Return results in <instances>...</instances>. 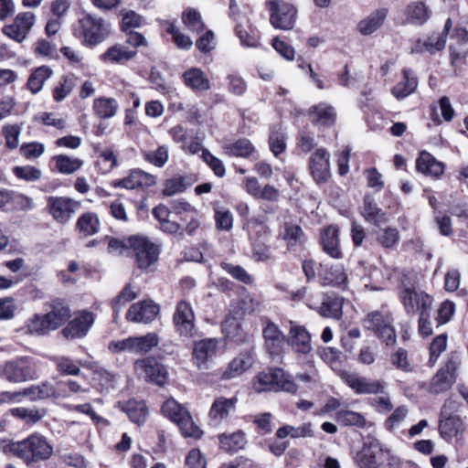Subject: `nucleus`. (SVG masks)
<instances>
[{"label": "nucleus", "mask_w": 468, "mask_h": 468, "mask_svg": "<svg viewBox=\"0 0 468 468\" xmlns=\"http://www.w3.org/2000/svg\"><path fill=\"white\" fill-rule=\"evenodd\" d=\"M355 461L360 468H400L399 460L381 447L378 440L367 438Z\"/></svg>", "instance_id": "nucleus-1"}, {"label": "nucleus", "mask_w": 468, "mask_h": 468, "mask_svg": "<svg viewBox=\"0 0 468 468\" xmlns=\"http://www.w3.org/2000/svg\"><path fill=\"white\" fill-rule=\"evenodd\" d=\"M10 451L27 465H31L49 459L53 453V446L46 437L34 433L27 439L12 443Z\"/></svg>", "instance_id": "nucleus-2"}, {"label": "nucleus", "mask_w": 468, "mask_h": 468, "mask_svg": "<svg viewBox=\"0 0 468 468\" xmlns=\"http://www.w3.org/2000/svg\"><path fill=\"white\" fill-rule=\"evenodd\" d=\"M254 388L257 392L286 391L295 393L297 385L292 381L291 376L287 375L282 369L271 368L258 374L254 382Z\"/></svg>", "instance_id": "nucleus-3"}, {"label": "nucleus", "mask_w": 468, "mask_h": 468, "mask_svg": "<svg viewBox=\"0 0 468 468\" xmlns=\"http://www.w3.org/2000/svg\"><path fill=\"white\" fill-rule=\"evenodd\" d=\"M173 324L176 333L182 339H191L197 335L196 315L190 303L182 300L176 303Z\"/></svg>", "instance_id": "nucleus-4"}, {"label": "nucleus", "mask_w": 468, "mask_h": 468, "mask_svg": "<svg viewBox=\"0 0 468 468\" xmlns=\"http://www.w3.org/2000/svg\"><path fill=\"white\" fill-rule=\"evenodd\" d=\"M130 249L133 250L138 268L145 270L154 264L159 257V245L141 235L128 237Z\"/></svg>", "instance_id": "nucleus-5"}, {"label": "nucleus", "mask_w": 468, "mask_h": 468, "mask_svg": "<svg viewBox=\"0 0 468 468\" xmlns=\"http://www.w3.org/2000/svg\"><path fill=\"white\" fill-rule=\"evenodd\" d=\"M460 365V356L456 353H452L444 367L440 368L431 378L429 391L432 394H440L449 390L456 380L457 370Z\"/></svg>", "instance_id": "nucleus-6"}, {"label": "nucleus", "mask_w": 468, "mask_h": 468, "mask_svg": "<svg viewBox=\"0 0 468 468\" xmlns=\"http://www.w3.org/2000/svg\"><path fill=\"white\" fill-rule=\"evenodd\" d=\"M76 34L83 37L86 45L96 46L108 37L109 29L101 18L87 14L79 19Z\"/></svg>", "instance_id": "nucleus-7"}, {"label": "nucleus", "mask_w": 468, "mask_h": 468, "mask_svg": "<svg viewBox=\"0 0 468 468\" xmlns=\"http://www.w3.org/2000/svg\"><path fill=\"white\" fill-rule=\"evenodd\" d=\"M266 6L270 12V23L281 30H291L296 22V8L282 0H270L266 2Z\"/></svg>", "instance_id": "nucleus-8"}, {"label": "nucleus", "mask_w": 468, "mask_h": 468, "mask_svg": "<svg viewBox=\"0 0 468 468\" xmlns=\"http://www.w3.org/2000/svg\"><path fill=\"white\" fill-rule=\"evenodd\" d=\"M364 324L367 329L377 333L387 346L395 345L397 336L393 327V319L388 313L372 312L367 314Z\"/></svg>", "instance_id": "nucleus-9"}, {"label": "nucleus", "mask_w": 468, "mask_h": 468, "mask_svg": "<svg viewBox=\"0 0 468 468\" xmlns=\"http://www.w3.org/2000/svg\"><path fill=\"white\" fill-rule=\"evenodd\" d=\"M35 377L32 362L26 356L7 361L3 367H0V378L10 383H23Z\"/></svg>", "instance_id": "nucleus-10"}, {"label": "nucleus", "mask_w": 468, "mask_h": 468, "mask_svg": "<svg viewBox=\"0 0 468 468\" xmlns=\"http://www.w3.org/2000/svg\"><path fill=\"white\" fill-rule=\"evenodd\" d=\"M399 297L408 314H420L432 307L433 299L413 286L403 285L399 291Z\"/></svg>", "instance_id": "nucleus-11"}, {"label": "nucleus", "mask_w": 468, "mask_h": 468, "mask_svg": "<svg viewBox=\"0 0 468 468\" xmlns=\"http://www.w3.org/2000/svg\"><path fill=\"white\" fill-rule=\"evenodd\" d=\"M80 207V202L70 197H49L48 207L52 218L60 224L70 220L75 211Z\"/></svg>", "instance_id": "nucleus-12"}, {"label": "nucleus", "mask_w": 468, "mask_h": 468, "mask_svg": "<svg viewBox=\"0 0 468 468\" xmlns=\"http://www.w3.org/2000/svg\"><path fill=\"white\" fill-rule=\"evenodd\" d=\"M220 340L217 338H205L195 341L193 346V359L199 369H207L208 363L217 355Z\"/></svg>", "instance_id": "nucleus-13"}, {"label": "nucleus", "mask_w": 468, "mask_h": 468, "mask_svg": "<svg viewBox=\"0 0 468 468\" xmlns=\"http://www.w3.org/2000/svg\"><path fill=\"white\" fill-rule=\"evenodd\" d=\"M330 154L324 148L316 149L309 157L308 166L317 184L326 182L331 176Z\"/></svg>", "instance_id": "nucleus-14"}, {"label": "nucleus", "mask_w": 468, "mask_h": 468, "mask_svg": "<svg viewBox=\"0 0 468 468\" xmlns=\"http://www.w3.org/2000/svg\"><path fill=\"white\" fill-rule=\"evenodd\" d=\"M94 324V315L88 311H80L68 323L61 333L67 339L84 337Z\"/></svg>", "instance_id": "nucleus-15"}, {"label": "nucleus", "mask_w": 468, "mask_h": 468, "mask_svg": "<svg viewBox=\"0 0 468 468\" xmlns=\"http://www.w3.org/2000/svg\"><path fill=\"white\" fill-rule=\"evenodd\" d=\"M36 16L32 12L19 13L14 22L5 26L3 32L16 42L25 40L35 24Z\"/></svg>", "instance_id": "nucleus-16"}, {"label": "nucleus", "mask_w": 468, "mask_h": 468, "mask_svg": "<svg viewBox=\"0 0 468 468\" xmlns=\"http://www.w3.org/2000/svg\"><path fill=\"white\" fill-rule=\"evenodd\" d=\"M344 382L356 394H383L385 384L379 380H372L356 373H346Z\"/></svg>", "instance_id": "nucleus-17"}, {"label": "nucleus", "mask_w": 468, "mask_h": 468, "mask_svg": "<svg viewBox=\"0 0 468 468\" xmlns=\"http://www.w3.org/2000/svg\"><path fill=\"white\" fill-rule=\"evenodd\" d=\"M441 420L439 431L441 436L447 441L459 442L463 440V434L465 430L463 420L458 415L446 416L444 408L441 412Z\"/></svg>", "instance_id": "nucleus-18"}, {"label": "nucleus", "mask_w": 468, "mask_h": 468, "mask_svg": "<svg viewBox=\"0 0 468 468\" xmlns=\"http://www.w3.org/2000/svg\"><path fill=\"white\" fill-rule=\"evenodd\" d=\"M160 307L153 301H143L130 306L126 319L133 323L148 324L155 319Z\"/></svg>", "instance_id": "nucleus-19"}, {"label": "nucleus", "mask_w": 468, "mask_h": 468, "mask_svg": "<svg viewBox=\"0 0 468 468\" xmlns=\"http://www.w3.org/2000/svg\"><path fill=\"white\" fill-rule=\"evenodd\" d=\"M139 370L151 382L163 386L166 380L167 371L165 367L153 357H146L135 363Z\"/></svg>", "instance_id": "nucleus-20"}, {"label": "nucleus", "mask_w": 468, "mask_h": 468, "mask_svg": "<svg viewBox=\"0 0 468 468\" xmlns=\"http://www.w3.org/2000/svg\"><path fill=\"white\" fill-rule=\"evenodd\" d=\"M264 346L271 356L279 355L285 344L286 337L273 322L268 321L262 330Z\"/></svg>", "instance_id": "nucleus-21"}, {"label": "nucleus", "mask_w": 468, "mask_h": 468, "mask_svg": "<svg viewBox=\"0 0 468 468\" xmlns=\"http://www.w3.org/2000/svg\"><path fill=\"white\" fill-rule=\"evenodd\" d=\"M155 177L142 170H133L127 176L114 180L112 186L117 188L135 189L144 186H152L155 185Z\"/></svg>", "instance_id": "nucleus-22"}, {"label": "nucleus", "mask_w": 468, "mask_h": 468, "mask_svg": "<svg viewBox=\"0 0 468 468\" xmlns=\"http://www.w3.org/2000/svg\"><path fill=\"white\" fill-rule=\"evenodd\" d=\"M321 244L323 250L334 259H341L343 252L339 246V229L335 226H328L321 231Z\"/></svg>", "instance_id": "nucleus-23"}, {"label": "nucleus", "mask_w": 468, "mask_h": 468, "mask_svg": "<svg viewBox=\"0 0 468 468\" xmlns=\"http://www.w3.org/2000/svg\"><path fill=\"white\" fill-rule=\"evenodd\" d=\"M344 298L335 294H324L318 314L324 318L339 320L343 314Z\"/></svg>", "instance_id": "nucleus-24"}, {"label": "nucleus", "mask_w": 468, "mask_h": 468, "mask_svg": "<svg viewBox=\"0 0 468 468\" xmlns=\"http://www.w3.org/2000/svg\"><path fill=\"white\" fill-rule=\"evenodd\" d=\"M50 310L45 314L53 331L59 328L70 317V309L68 304L59 299L48 303Z\"/></svg>", "instance_id": "nucleus-25"}, {"label": "nucleus", "mask_w": 468, "mask_h": 468, "mask_svg": "<svg viewBox=\"0 0 468 468\" xmlns=\"http://www.w3.org/2000/svg\"><path fill=\"white\" fill-rule=\"evenodd\" d=\"M238 399L233 398H217L211 405L209 410V417L212 421L216 424L221 422L226 419L232 411L235 410Z\"/></svg>", "instance_id": "nucleus-26"}, {"label": "nucleus", "mask_w": 468, "mask_h": 468, "mask_svg": "<svg viewBox=\"0 0 468 468\" xmlns=\"http://www.w3.org/2000/svg\"><path fill=\"white\" fill-rule=\"evenodd\" d=\"M388 10L385 7L378 8L370 13L357 24V30L363 36H368L376 32L385 22Z\"/></svg>", "instance_id": "nucleus-27"}, {"label": "nucleus", "mask_w": 468, "mask_h": 468, "mask_svg": "<svg viewBox=\"0 0 468 468\" xmlns=\"http://www.w3.org/2000/svg\"><path fill=\"white\" fill-rule=\"evenodd\" d=\"M324 285L346 288L348 282L347 274L343 265L334 264L324 267L320 272Z\"/></svg>", "instance_id": "nucleus-28"}, {"label": "nucleus", "mask_w": 468, "mask_h": 468, "mask_svg": "<svg viewBox=\"0 0 468 468\" xmlns=\"http://www.w3.org/2000/svg\"><path fill=\"white\" fill-rule=\"evenodd\" d=\"M291 345L297 353L306 355L312 351L311 335L302 325L291 323Z\"/></svg>", "instance_id": "nucleus-29"}, {"label": "nucleus", "mask_w": 468, "mask_h": 468, "mask_svg": "<svg viewBox=\"0 0 468 468\" xmlns=\"http://www.w3.org/2000/svg\"><path fill=\"white\" fill-rule=\"evenodd\" d=\"M431 11L421 1L410 3L405 10L406 22L416 26L424 25L431 17Z\"/></svg>", "instance_id": "nucleus-30"}, {"label": "nucleus", "mask_w": 468, "mask_h": 468, "mask_svg": "<svg viewBox=\"0 0 468 468\" xmlns=\"http://www.w3.org/2000/svg\"><path fill=\"white\" fill-rule=\"evenodd\" d=\"M118 408L125 412L133 422L139 425L145 421L148 415V409L142 400L130 399L119 402Z\"/></svg>", "instance_id": "nucleus-31"}, {"label": "nucleus", "mask_w": 468, "mask_h": 468, "mask_svg": "<svg viewBox=\"0 0 468 468\" xmlns=\"http://www.w3.org/2000/svg\"><path fill=\"white\" fill-rule=\"evenodd\" d=\"M184 83L194 91H206L210 89V81L203 70L198 68H191L182 75Z\"/></svg>", "instance_id": "nucleus-32"}, {"label": "nucleus", "mask_w": 468, "mask_h": 468, "mask_svg": "<svg viewBox=\"0 0 468 468\" xmlns=\"http://www.w3.org/2000/svg\"><path fill=\"white\" fill-rule=\"evenodd\" d=\"M417 170L424 175L438 177L443 174L444 165L428 152H421L416 161Z\"/></svg>", "instance_id": "nucleus-33"}, {"label": "nucleus", "mask_w": 468, "mask_h": 468, "mask_svg": "<svg viewBox=\"0 0 468 468\" xmlns=\"http://www.w3.org/2000/svg\"><path fill=\"white\" fill-rule=\"evenodd\" d=\"M252 364L253 357L250 353L240 354L229 364L228 368L222 374V378L230 379L237 378L250 368Z\"/></svg>", "instance_id": "nucleus-34"}, {"label": "nucleus", "mask_w": 468, "mask_h": 468, "mask_svg": "<svg viewBox=\"0 0 468 468\" xmlns=\"http://www.w3.org/2000/svg\"><path fill=\"white\" fill-rule=\"evenodd\" d=\"M136 54L137 51L135 49H130L124 45L117 44L109 48L106 52L101 56V59L112 63L123 64L134 58Z\"/></svg>", "instance_id": "nucleus-35"}, {"label": "nucleus", "mask_w": 468, "mask_h": 468, "mask_svg": "<svg viewBox=\"0 0 468 468\" xmlns=\"http://www.w3.org/2000/svg\"><path fill=\"white\" fill-rule=\"evenodd\" d=\"M309 118L313 123L331 125L335 120V109L326 103H319L310 109Z\"/></svg>", "instance_id": "nucleus-36"}, {"label": "nucleus", "mask_w": 468, "mask_h": 468, "mask_svg": "<svg viewBox=\"0 0 468 468\" xmlns=\"http://www.w3.org/2000/svg\"><path fill=\"white\" fill-rule=\"evenodd\" d=\"M418 86V80L411 69H403V79L392 89V94L399 100L413 93Z\"/></svg>", "instance_id": "nucleus-37"}, {"label": "nucleus", "mask_w": 468, "mask_h": 468, "mask_svg": "<svg viewBox=\"0 0 468 468\" xmlns=\"http://www.w3.org/2000/svg\"><path fill=\"white\" fill-rule=\"evenodd\" d=\"M247 230L250 242L268 241L269 228L263 220L259 218H250L247 219L244 227Z\"/></svg>", "instance_id": "nucleus-38"}, {"label": "nucleus", "mask_w": 468, "mask_h": 468, "mask_svg": "<svg viewBox=\"0 0 468 468\" xmlns=\"http://www.w3.org/2000/svg\"><path fill=\"white\" fill-rule=\"evenodd\" d=\"M101 229V221L94 212L83 213L76 222V229L84 237L97 234Z\"/></svg>", "instance_id": "nucleus-39"}, {"label": "nucleus", "mask_w": 468, "mask_h": 468, "mask_svg": "<svg viewBox=\"0 0 468 468\" xmlns=\"http://www.w3.org/2000/svg\"><path fill=\"white\" fill-rule=\"evenodd\" d=\"M119 108L117 101L113 98L100 97L93 101L92 110L100 119L112 118Z\"/></svg>", "instance_id": "nucleus-40"}, {"label": "nucleus", "mask_w": 468, "mask_h": 468, "mask_svg": "<svg viewBox=\"0 0 468 468\" xmlns=\"http://www.w3.org/2000/svg\"><path fill=\"white\" fill-rule=\"evenodd\" d=\"M220 448L229 452H238L246 445L245 434L241 431L223 433L219 436Z\"/></svg>", "instance_id": "nucleus-41"}, {"label": "nucleus", "mask_w": 468, "mask_h": 468, "mask_svg": "<svg viewBox=\"0 0 468 468\" xmlns=\"http://www.w3.org/2000/svg\"><path fill=\"white\" fill-rule=\"evenodd\" d=\"M20 394L21 397H28L32 400L58 398L57 389L48 382L24 388Z\"/></svg>", "instance_id": "nucleus-42"}, {"label": "nucleus", "mask_w": 468, "mask_h": 468, "mask_svg": "<svg viewBox=\"0 0 468 468\" xmlns=\"http://www.w3.org/2000/svg\"><path fill=\"white\" fill-rule=\"evenodd\" d=\"M52 73L53 71L49 67L41 66L37 68L28 77L27 82V89L33 94L38 93L42 90L45 81L51 77Z\"/></svg>", "instance_id": "nucleus-43"}, {"label": "nucleus", "mask_w": 468, "mask_h": 468, "mask_svg": "<svg viewBox=\"0 0 468 468\" xmlns=\"http://www.w3.org/2000/svg\"><path fill=\"white\" fill-rule=\"evenodd\" d=\"M25 331L29 335H45L53 331L46 314H36L25 324Z\"/></svg>", "instance_id": "nucleus-44"}, {"label": "nucleus", "mask_w": 468, "mask_h": 468, "mask_svg": "<svg viewBox=\"0 0 468 468\" xmlns=\"http://www.w3.org/2000/svg\"><path fill=\"white\" fill-rule=\"evenodd\" d=\"M51 360L61 375L79 376L80 374L81 361L74 360L66 356H56Z\"/></svg>", "instance_id": "nucleus-45"}, {"label": "nucleus", "mask_w": 468, "mask_h": 468, "mask_svg": "<svg viewBox=\"0 0 468 468\" xmlns=\"http://www.w3.org/2000/svg\"><path fill=\"white\" fill-rule=\"evenodd\" d=\"M224 150L230 156L247 158L255 151V148L249 139L243 138L225 145Z\"/></svg>", "instance_id": "nucleus-46"}, {"label": "nucleus", "mask_w": 468, "mask_h": 468, "mask_svg": "<svg viewBox=\"0 0 468 468\" xmlns=\"http://www.w3.org/2000/svg\"><path fill=\"white\" fill-rule=\"evenodd\" d=\"M446 37L444 34H432L423 43L419 41L412 48V52H421L423 49L434 53L444 48Z\"/></svg>", "instance_id": "nucleus-47"}, {"label": "nucleus", "mask_w": 468, "mask_h": 468, "mask_svg": "<svg viewBox=\"0 0 468 468\" xmlns=\"http://www.w3.org/2000/svg\"><path fill=\"white\" fill-rule=\"evenodd\" d=\"M214 219L218 230L229 231L233 228L234 218L232 212L218 204L214 205Z\"/></svg>", "instance_id": "nucleus-48"}, {"label": "nucleus", "mask_w": 468, "mask_h": 468, "mask_svg": "<svg viewBox=\"0 0 468 468\" xmlns=\"http://www.w3.org/2000/svg\"><path fill=\"white\" fill-rule=\"evenodd\" d=\"M363 216L367 221L379 225L386 221L385 213L374 203L371 197L367 196L364 199Z\"/></svg>", "instance_id": "nucleus-49"}, {"label": "nucleus", "mask_w": 468, "mask_h": 468, "mask_svg": "<svg viewBox=\"0 0 468 468\" xmlns=\"http://www.w3.org/2000/svg\"><path fill=\"white\" fill-rule=\"evenodd\" d=\"M76 86V78L74 75L63 76L58 84L53 90V99L57 102L62 101Z\"/></svg>", "instance_id": "nucleus-50"}, {"label": "nucleus", "mask_w": 468, "mask_h": 468, "mask_svg": "<svg viewBox=\"0 0 468 468\" xmlns=\"http://www.w3.org/2000/svg\"><path fill=\"white\" fill-rule=\"evenodd\" d=\"M56 168L61 174L69 175L79 170L83 161L68 155L59 154L54 157Z\"/></svg>", "instance_id": "nucleus-51"}, {"label": "nucleus", "mask_w": 468, "mask_h": 468, "mask_svg": "<svg viewBox=\"0 0 468 468\" xmlns=\"http://www.w3.org/2000/svg\"><path fill=\"white\" fill-rule=\"evenodd\" d=\"M10 413L12 416L22 420L27 424H35L38 422L45 415L44 410L23 407L11 409Z\"/></svg>", "instance_id": "nucleus-52"}, {"label": "nucleus", "mask_w": 468, "mask_h": 468, "mask_svg": "<svg viewBox=\"0 0 468 468\" xmlns=\"http://www.w3.org/2000/svg\"><path fill=\"white\" fill-rule=\"evenodd\" d=\"M336 420L345 426H356L364 428L367 425L366 418L356 411L340 410L336 413Z\"/></svg>", "instance_id": "nucleus-53"}, {"label": "nucleus", "mask_w": 468, "mask_h": 468, "mask_svg": "<svg viewBox=\"0 0 468 468\" xmlns=\"http://www.w3.org/2000/svg\"><path fill=\"white\" fill-rule=\"evenodd\" d=\"M159 344V337L155 333H148L144 335L135 336V354L144 355L150 352Z\"/></svg>", "instance_id": "nucleus-54"}, {"label": "nucleus", "mask_w": 468, "mask_h": 468, "mask_svg": "<svg viewBox=\"0 0 468 468\" xmlns=\"http://www.w3.org/2000/svg\"><path fill=\"white\" fill-rule=\"evenodd\" d=\"M176 424L185 437L199 439L202 436V431L195 424L188 411L179 419Z\"/></svg>", "instance_id": "nucleus-55"}, {"label": "nucleus", "mask_w": 468, "mask_h": 468, "mask_svg": "<svg viewBox=\"0 0 468 468\" xmlns=\"http://www.w3.org/2000/svg\"><path fill=\"white\" fill-rule=\"evenodd\" d=\"M283 239L289 248L295 247L304 241V234L298 225L286 224L282 233Z\"/></svg>", "instance_id": "nucleus-56"}, {"label": "nucleus", "mask_w": 468, "mask_h": 468, "mask_svg": "<svg viewBox=\"0 0 468 468\" xmlns=\"http://www.w3.org/2000/svg\"><path fill=\"white\" fill-rule=\"evenodd\" d=\"M399 233L396 228H386L380 229L377 235V240L385 249H394L399 241Z\"/></svg>", "instance_id": "nucleus-57"}, {"label": "nucleus", "mask_w": 468, "mask_h": 468, "mask_svg": "<svg viewBox=\"0 0 468 468\" xmlns=\"http://www.w3.org/2000/svg\"><path fill=\"white\" fill-rule=\"evenodd\" d=\"M137 297V294L132 290L131 285L127 284L119 295L112 301V307L114 312L113 320L115 321L121 312L122 307L127 303Z\"/></svg>", "instance_id": "nucleus-58"}, {"label": "nucleus", "mask_w": 468, "mask_h": 468, "mask_svg": "<svg viewBox=\"0 0 468 468\" xmlns=\"http://www.w3.org/2000/svg\"><path fill=\"white\" fill-rule=\"evenodd\" d=\"M23 130V124H7L3 127V134L5 139L7 148L13 150L19 144V137Z\"/></svg>", "instance_id": "nucleus-59"}, {"label": "nucleus", "mask_w": 468, "mask_h": 468, "mask_svg": "<svg viewBox=\"0 0 468 468\" xmlns=\"http://www.w3.org/2000/svg\"><path fill=\"white\" fill-rule=\"evenodd\" d=\"M162 413L176 423L179 419L186 413V410L177 403L174 399H167L162 405Z\"/></svg>", "instance_id": "nucleus-60"}, {"label": "nucleus", "mask_w": 468, "mask_h": 468, "mask_svg": "<svg viewBox=\"0 0 468 468\" xmlns=\"http://www.w3.org/2000/svg\"><path fill=\"white\" fill-rule=\"evenodd\" d=\"M270 149L275 156L285 151L286 137L281 128H273L269 138Z\"/></svg>", "instance_id": "nucleus-61"}, {"label": "nucleus", "mask_w": 468, "mask_h": 468, "mask_svg": "<svg viewBox=\"0 0 468 468\" xmlns=\"http://www.w3.org/2000/svg\"><path fill=\"white\" fill-rule=\"evenodd\" d=\"M391 364L403 372H411L412 367L408 357V352L399 347L390 355Z\"/></svg>", "instance_id": "nucleus-62"}, {"label": "nucleus", "mask_w": 468, "mask_h": 468, "mask_svg": "<svg viewBox=\"0 0 468 468\" xmlns=\"http://www.w3.org/2000/svg\"><path fill=\"white\" fill-rule=\"evenodd\" d=\"M13 173L19 179H23L27 182L37 181L42 176L41 171L32 165L15 166L13 168Z\"/></svg>", "instance_id": "nucleus-63"}, {"label": "nucleus", "mask_w": 468, "mask_h": 468, "mask_svg": "<svg viewBox=\"0 0 468 468\" xmlns=\"http://www.w3.org/2000/svg\"><path fill=\"white\" fill-rule=\"evenodd\" d=\"M183 22L191 30L200 32L204 29V23L200 14L195 9H187L183 14Z\"/></svg>", "instance_id": "nucleus-64"}]
</instances>
